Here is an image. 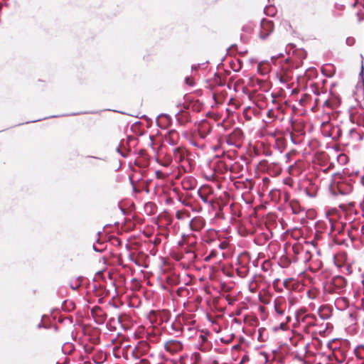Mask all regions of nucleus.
I'll use <instances>...</instances> for the list:
<instances>
[{
	"label": "nucleus",
	"mask_w": 364,
	"mask_h": 364,
	"mask_svg": "<svg viewBox=\"0 0 364 364\" xmlns=\"http://www.w3.org/2000/svg\"><path fill=\"white\" fill-rule=\"evenodd\" d=\"M229 242L225 240H220V238H218V242L215 243V246L213 247H218L221 250H225L228 247Z\"/></svg>",
	"instance_id": "cd10ccee"
},
{
	"label": "nucleus",
	"mask_w": 364,
	"mask_h": 364,
	"mask_svg": "<svg viewBox=\"0 0 364 364\" xmlns=\"http://www.w3.org/2000/svg\"><path fill=\"white\" fill-rule=\"evenodd\" d=\"M303 257H309V259L311 258V256H310V253L309 252L308 254H303L302 255Z\"/></svg>",
	"instance_id": "8fccbe9b"
},
{
	"label": "nucleus",
	"mask_w": 364,
	"mask_h": 364,
	"mask_svg": "<svg viewBox=\"0 0 364 364\" xmlns=\"http://www.w3.org/2000/svg\"><path fill=\"white\" fill-rule=\"evenodd\" d=\"M318 314L322 319H328L332 315V308L328 305L321 306L318 309Z\"/></svg>",
	"instance_id": "b1692460"
},
{
	"label": "nucleus",
	"mask_w": 364,
	"mask_h": 364,
	"mask_svg": "<svg viewBox=\"0 0 364 364\" xmlns=\"http://www.w3.org/2000/svg\"><path fill=\"white\" fill-rule=\"evenodd\" d=\"M198 194L204 203H210L213 208H215V202L212 197L213 189L211 186L208 185L201 186L198 191Z\"/></svg>",
	"instance_id": "423d86ee"
},
{
	"label": "nucleus",
	"mask_w": 364,
	"mask_h": 364,
	"mask_svg": "<svg viewBox=\"0 0 364 364\" xmlns=\"http://www.w3.org/2000/svg\"><path fill=\"white\" fill-rule=\"evenodd\" d=\"M181 203L184 206L192 207V203L186 198H184L182 200H181Z\"/></svg>",
	"instance_id": "e433bc0d"
},
{
	"label": "nucleus",
	"mask_w": 364,
	"mask_h": 364,
	"mask_svg": "<svg viewBox=\"0 0 364 364\" xmlns=\"http://www.w3.org/2000/svg\"><path fill=\"white\" fill-rule=\"evenodd\" d=\"M334 304L338 309L343 311L349 306V299L346 296L338 297Z\"/></svg>",
	"instance_id": "5701e85b"
},
{
	"label": "nucleus",
	"mask_w": 364,
	"mask_h": 364,
	"mask_svg": "<svg viewBox=\"0 0 364 364\" xmlns=\"http://www.w3.org/2000/svg\"><path fill=\"white\" fill-rule=\"evenodd\" d=\"M318 188L316 187H314L313 185H310L309 187L306 188V194L313 198L315 197L317 194Z\"/></svg>",
	"instance_id": "c756f323"
},
{
	"label": "nucleus",
	"mask_w": 364,
	"mask_h": 364,
	"mask_svg": "<svg viewBox=\"0 0 364 364\" xmlns=\"http://www.w3.org/2000/svg\"><path fill=\"white\" fill-rule=\"evenodd\" d=\"M185 82L189 86H193L195 85L194 79L191 76H188L185 78Z\"/></svg>",
	"instance_id": "f704fd0d"
},
{
	"label": "nucleus",
	"mask_w": 364,
	"mask_h": 364,
	"mask_svg": "<svg viewBox=\"0 0 364 364\" xmlns=\"http://www.w3.org/2000/svg\"><path fill=\"white\" fill-rule=\"evenodd\" d=\"M347 287L346 279L341 276H336L323 284V291L326 294H343Z\"/></svg>",
	"instance_id": "f257e3e1"
},
{
	"label": "nucleus",
	"mask_w": 364,
	"mask_h": 364,
	"mask_svg": "<svg viewBox=\"0 0 364 364\" xmlns=\"http://www.w3.org/2000/svg\"><path fill=\"white\" fill-rule=\"evenodd\" d=\"M191 214L188 210L182 209L178 210L176 213V218L178 220H183L186 218H190Z\"/></svg>",
	"instance_id": "a878e982"
},
{
	"label": "nucleus",
	"mask_w": 364,
	"mask_h": 364,
	"mask_svg": "<svg viewBox=\"0 0 364 364\" xmlns=\"http://www.w3.org/2000/svg\"><path fill=\"white\" fill-rule=\"evenodd\" d=\"M274 28V23L272 21L262 19L260 23V30L259 31V37L262 40H265L273 32Z\"/></svg>",
	"instance_id": "6e6552de"
},
{
	"label": "nucleus",
	"mask_w": 364,
	"mask_h": 364,
	"mask_svg": "<svg viewBox=\"0 0 364 364\" xmlns=\"http://www.w3.org/2000/svg\"><path fill=\"white\" fill-rule=\"evenodd\" d=\"M235 185L236 186V187L237 188H240L242 185H244L243 183H241L240 181H237L236 183H235Z\"/></svg>",
	"instance_id": "a18cd8bd"
},
{
	"label": "nucleus",
	"mask_w": 364,
	"mask_h": 364,
	"mask_svg": "<svg viewBox=\"0 0 364 364\" xmlns=\"http://www.w3.org/2000/svg\"><path fill=\"white\" fill-rule=\"evenodd\" d=\"M91 314L95 322L99 324L103 323L107 318V314L100 306L93 307L91 310Z\"/></svg>",
	"instance_id": "f3484780"
},
{
	"label": "nucleus",
	"mask_w": 364,
	"mask_h": 364,
	"mask_svg": "<svg viewBox=\"0 0 364 364\" xmlns=\"http://www.w3.org/2000/svg\"><path fill=\"white\" fill-rule=\"evenodd\" d=\"M191 208H192V210L194 212H200L202 210V208L200 206H199L198 208H193V206Z\"/></svg>",
	"instance_id": "c03bdc74"
},
{
	"label": "nucleus",
	"mask_w": 364,
	"mask_h": 364,
	"mask_svg": "<svg viewBox=\"0 0 364 364\" xmlns=\"http://www.w3.org/2000/svg\"><path fill=\"white\" fill-rule=\"evenodd\" d=\"M183 348V345L182 342L178 340L170 339L164 343V349L171 355L180 353Z\"/></svg>",
	"instance_id": "1a4fd4ad"
},
{
	"label": "nucleus",
	"mask_w": 364,
	"mask_h": 364,
	"mask_svg": "<svg viewBox=\"0 0 364 364\" xmlns=\"http://www.w3.org/2000/svg\"><path fill=\"white\" fill-rule=\"evenodd\" d=\"M287 302L284 297L279 296L274 300V310L278 316H284V319L280 323V328L282 330L287 329V323L291 320V316L286 314Z\"/></svg>",
	"instance_id": "f03ea898"
},
{
	"label": "nucleus",
	"mask_w": 364,
	"mask_h": 364,
	"mask_svg": "<svg viewBox=\"0 0 364 364\" xmlns=\"http://www.w3.org/2000/svg\"><path fill=\"white\" fill-rule=\"evenodd\" d=\"M292 251L294 255V261H301L303 262H306L309 260V257H303V254H308L309 251L307 250H304L301 245L300 244H294L291 247Z\"/></svg>",
	"instance_id": "4468645a"
},
{
	"label": "nucleus",
	"mask_w": 364,
	"mask_h": 364,
	"mask_svg": "<svg viewBox=\"0 0 364 364\" xmlns=\"http://www.w3.org/2000/svg\"><path fill=\"white\" fill-rule=\"evenodd\" d=\"M159 162L164 166H168L173 161L171 155L170 154H164L162 149L159 151Z\"/></svg>",
	"instance_id": "4be33fe9"
},
{
	"label": "nucleus",
	"mask_w": 364,
	"mask_h": 364,
	"mask_svg": "<svg viewBox=\"0 0 364 364\" xmlns=\"http://www.w3.org/2000/svg\"><path fill=\"white\" fill-rule=\"evenodd\" d=\"M173 159L176 163H183L187 159L188 152L185 147L178 146L173 148L172 150Z\"/></svg>",
	"instance_id": "2eb2a0df"
},
{
	"label": "nucleus",
	"mask_w": 364,
	"mask_h": 364,
	"mask_svg": "<svg viewBox=\"0 0 364 364\" xmlns=\"http://www.w3.org/2000/svg\"><path fill=\"white\" fill-rule=\"evenodd\" d=\"M200 338H201V341H206V336H203V335H200Z\"/></svg>",
	"instance_id": "09e8293b"
},
{
	"label": "nucleus",
	"mask_w": 364,
	"mask_h": 364,
	"mask_svg": "<svg viewBox=\"0 0 364 364\" xmlns=\"http://www.w3.org/2000/svg\"><path fill=\"white\" fill-rule=\"evenodd\" d=\"M180 140L179 134L175 130H169L165 136V141L171 145H176Z\"/></svg>",
	"instance_id": "aec40b11"
},
{
	"label": "nucleus",
	"mask_w": 364,
	"mask_h": 364,
	"mask_svg": "<svg viewBox=\"0 0 364 364\" xmlns=\"http://www.w3.org/2000/svg\"><path fill=\"white\" fill-rule=\"evenodd\" d=\"M218 237V233L215 230L208 229L201 235V244L205 247H214Z\"/></svg>",
	"instance_id": "0eeeda50"
},
{
	"label": "nucleus",
	"mask_w": 364,
	"mask_h": 364,
	"mask_svg": "<svg viewBox=\"0 0 364 364\" xmlns=\"http://www.w3.org/2000/svg\"><path fill=\"white\" fill-rule=\"evenodd\" d=\"M181 186L186 191L193 190L197 186V181L193 176H185L181 181Z\"/></svg>",
	"instance_id": "6ab92c4d"
},
{
	"label": "nucleus",
	"mask_w": 364,
	"mask_h": 364,
	"mask_svg": "<svg viewBox=\"0 0 364 364\" xmlns=\"http://www.w3.org/2000/svg\"><path fill=\"white\" fill-rule=\"evenodd\" d=\"M188 247L189 248H193L194 250V251H196V242H193L190 243Z\"/></svg>",
	"instance_id": "37998d69"
},
{
	"label": "nucleus",
	"mask_w": 364,
	"mask_h": 364,
	"mask_svg": "<svg viewBox=\"0 0 364 364\" xmlns=\"http://www.w3.org/2000/svg\"><path fill=\"white\" fill-rule=\"evenodd\" d=\"M194 357H195V361L191 363V364H198V360L200 358V355L199 353H194Z\"/></svg>",
	"instance_id": "ea45409f"
},
{
	"label": "nucleus",
	"mask_w": 364,
	"mask_h": 364,
	"mask_svg": "<svg viewBox=\"0 0 364 364\" xmlns=\"http://www.w3.org/2000/svg\"><path fill=\"white\" fill-rule=\"evenodd\" d=\"M296 151L292 150L291 151L288 152L285 155V158L287 159V162H289L290 161V159L293 156H294L296 154Z\"/></svg>",
	"instance_id": "c9c22d12"
},
{
	"label": "nucleus",
	"mask_w": 364,
	"mask_h": 364,
	"mask_svg": "<svg viewBox=\"0 0 364 364\" xmlns=\"http://www.w3.org/2000/svg\"><path fill=\"white\" fill-rule=\"evenodd\" d=\"M168 173H165L161 171H156V176L157 178L164 179V178H166L168 177Z\"/></svg>",
	"instance_id": "72a5a7b5"
},
{
	"label": "nucleus",
	"mask_w": 364,
	"mask_h": 364,
	"mask_svg": "<svg viewBox=\"0 0 364 364\" xmlns=\"http://www.w3.org/2000/svg\"><path fill=\"white\" fill-rule=\"evenodd\" d=\"M166 316L165 311H151L148 315V319L151 326H159L163 323Z\"/></svg>",
	"instance_id": "9b49d317"
},
{
	"label": "nucleus",
	"mask_w": 364,
	"mask_h": 364,
	"mask_svg": "<svg viewBox=\"0 0 364 364\" xmlns=\"http://www.w3.org/2000/svg\"><path fill=\"white\" fill-rule=\"evenodd\" d=\"M150 350L149 342L147 341H140L132 350V354L136 358L146 355Z\"/></svg>",
	"instance_id": "9d476101"
},
{
	"label": "nucleus",
	"mask_w": 364,
	"mask_h": 364,
	"mask_svg": "<svg viewBox=\"0 0 364 364\" xmlns=\"http://www.w3.org/2000/svg\"><path fill=\"white\" fill-rule=\"evenodd\" d=\"M250 261V254L247 252H243L238 257V265L239 267L236 269L237 274L241 277H245L249 273V262Z\"/></svg>",
	"instance_id": "20e7f679"
},
{
	"label": "nucleus",
	"mask_w": 364,
	"mask_h": 364,
	"mask_svg": "<svg viewBox=\"0 0 364 364\" xmlns=\"http://www.w3.org/2000/svg\"><path fill=\"white\" fill-rule=\"evenodd\" d=\"M298 326L305 331L316 325V318L313 314H306L304 312H298L296 315Z\"/></svg>",
	"instance_id": "7ed1b4c3"
},
{
	"label": "nucleus",
	"mask_w": 364,
	"mask_h": 364,
	"mask_svg": "<svg viewBox=\"0 0 364 364\" xmlns=\"http://www.w3.org/2000/svg\"><path fill=\"white\" fill-rule=\"evenodd\" d=\"M280 261H281V265L283 267H288L291 264V261L287 257H282Z\"/></svg>",
	"instance_id": "473e14b6"
},
{
	"label": "nucleus",
	"mask_w": 364,
	"mask_h": 364,
	"mask_svg": "<svg viewBox=\"0 0 364 364\" xmlns=\"http://www.w3.org/2000/svg\"><path fill=\"white\" fill-rule=\"evenodd\" d=\"M213 364H219V363H218V361L214 360V361H213Z\"/></svg>",
	"instance_id": "603ef678"
},
{
	"label": "nucleus",
	"mask_w": 364,
	"mask_h": 364,
	"mask_svg": "<svg viewBox=\"0 0 364 364\" xmlns=\"http://www.w3.org/2000/svg\"><path fill=\"white\" fill-rule=\"evenodd\" d=\"M220 255V252L218 250V249L216 247H214L213 249H212L210 250V252L209 253L208 255H207L205 257V262H210L213 259H215V258H218V256Z\"/></svg>",
	"instance_id": "bb28decb"
},
{
	"label": "nucleus",
	"mask_w": 364,
	"mask_h": 364,
	"mask_svg": "<svg viewBox=\"0 0 364 364\" xmlns=\"http://www.w3.org/2000/svg\"><path fill=\"white\" fill-rule=\"evenodd\" d=\"M269 262H268V261L264 262V264H262V269H263L264 270H267V269H266V267H265V266H266V265H269Z\"/></svg>",
	"instance_id": "49530a36"
},
{
	"label": "nucleus",
	"mask_w": 364,
	"mask_h": 364,
	"mask_svg": "<svg viewBox=\"0 0 364 364\" xmlns=\"http://www.w3.org/2000/svg\"><path fill=\"white\" fill-rule=\"evenodd\" d=\"M173 191L176 193L178 201L181 202V200L184 198L183 193H180L176 188H174Z\"/></svg>",
	"instance_id": "4c0bfd02"
},
{
	"label": "nucleus",
	"mask_w": 364,
	"mask_h": 364,
	"mask_svg": "<svg viewBox=\"0 0 364 364\" xmlns=\"http://www.w3.org/2000/svg\"><path fill=\"white\" fill-rule=\"evenodd\" d=\"M130 319L129 316L123 314V315H119L117 318L115 319L114 318H110L109 323L111 326L112 323H115L117 322L118 323L121 324V326L124 328H129V326L128 324L125 323L126 321H128Z\"/></svg>",
	"instance_id": "412c9836"
},
{
	"label": "nucleus",
	"mask_w": 364,
	"mask_h": 364,
	"mask_svg": "<svg viewBox=\"0 0 364 364\" xmlns=\"http://www.w3.org/2000/svg\"><path fill=\"white\" fill-rule=\"evenodd\" d=\"M244 139V134L240 128H235L232 132L225 136L226 143L230 146L240 147Z\"/></svg>",
	"instance_id": "39448f33"
},
{
	"label": "nucleus",
	"mask_w": 364,
	"mask_h": 364,
	"mask_svg": "<svg viewBox=\"0 0 364 364\" xmlns=\"http://www.w3.org/2000/svg\"><path fill=\"white\" fill-rule=\"evenodd\" d=\"M341 225V223H336L335 225L332 224V228H336L337 225Z\"/></svg>",
	"instance_id": "3c124183"
},
{
	"label": "nucleus",
	"mask_w": 364,
	"mask_h": 364,
	"mask_svg": "<svg viewBox=\"0 0 364 364\" xmlns=\"http://www.w3.org/2000/svg\"><path fill=\"white\" fill-rule=\"evenodd\" d=\"M289 204L294 214H298L300 212V205L297 200H292Z\"/></svg>",
	"instance_id": "7c9ffc66"
},
{
	"label": "nucleus",
	"mask_w": 364,
	"mask_h": 364,
	"mask_svg": "<svg viewBox=\"0 0 364 364\" xmlns=\"http://www.w3.org/2000/svg\"><path fill=\"white\" fill-rule=\"evenodd\" d=\"M248 289L252 293H255L258 289V284L256 280L252 279L248 284Z\"/></svg>",
	"instance_id": "2f4dec72"
},
{
	"label": "nucleus",
	"mask_w": 364,
	"mask_h": 364,
	"mask_svg": "<svg viewBox=\"0 0 364 364\" xmlns=\"http://www.w3.org/2000/svg\"><path fill=\"white\" fill-rule=\"evenodd\" d=\"M212 129V124L208 121L203 120L198 124V135L201 139H205V137L210 134Z\"/></svg>",
	"instance_id": "dca6fc26"
},
{
	"label": "nucleus",
	"mask_w": 364,
	"mask_h": 364,
	"mask_svg": "<svg viewBox=\"0 0 364 364\" xmlns=\"http://www.w3.org/2000/svg\"><path fill=\"white\" fill-rule=\"evenodd\" d=\"M360 241L364 245V232H363L360 236Z\"/></svg>",
	"instance_id": "de8ad7c7"
},
{
	"label": "nucleus",
	"mask_w": 364,
	"mask_h": 364,
	"mask_svg": "<svg viewBox=\"0 0 364 364\" xmlns=\"http://www.w3.org/2000/svg\"><path fill=\"white\" fill-rule=\"evenodd\" d=\"M267 116L269 118H274L275 117L274 111L273 109H269L267 111Z\"/></svg>",
	"instance_id": "58836bf2"
},
{
	"label": "nucleus",
	"mask_w": 364,
	"mask_h": 364,
	"mask_svg": "<svg viewBox=\"0 0 364 364\" xmlns=\"http://www.w3.org/2000/svg\"><path fill=\"white\" fill-rule=\"evenodd\" d=\"M348 260V255L344 251L338 252L334 255V263L338 267H342L347 265L348 269L349 264Z\"/></svg>",
	"instance_id": "a211bd4d"
},
{
	"label": "nucleus",
	"mask_w": 364,
	"mask_h": 364,
	"mask_svg": "<svg viewBox=\"0 0 364 364\" xmlns=\"http://www.w3.org/2000/svg\"><path fill=\"white\" fill-rule=\"evenodd\" d=\"M308 293L310 298L314 299L316 297L315 290H309Z\"/></svg>",
	"instance_id": "a19ab883"
},
{
	"label": "nucleus",
	"mask_w": 364,
	"mask_h": 364,
	"mask_svg": "<svg viewBox=\"0 0 364 364\" xmlns=\"http://www.w3.org/2000/svg\"><path fill=\"white\" fill-rule=\"evenodd\" d=\"M252 186H253V184L252 183L251 181H247V184L245 185V187L248 188L250 190H251L252 188Z\"/></svg>",
	"instance_id": "79ce46f5"
},
{
	"label": "nucleus",
	"mask_w": 364,
	"mask_h": 364,
	"mask_svg": "<svg viewBox=\"0 0 364 364\" xmlns=\"http://www.w3.org/2000/svg\"><path fill=\"white\" fill-rule=\"evenodd\" d=\"M161 335V328L159 326H150L146 329V338L149 343H158Z\"/></svg>",
	"instance_id": "f8f14e48"
},
{
	"label": "nucleus",
	"mask_w": 364,
	"mask_h": 364,
	"mask_svg": "<svg viewBox=\"0 0 364 364\" xmlns=\"http://www.w3.org/2000/svg\"><path fill=\"white\" fill-rule=\"evenodd\" d=\"M205 225L206 220L200 215L193 217L189 222V228L193 232H200Z\"/></svg>",
	"instance_id": "ddd939ff"
},
{
	"label": "nucleus",
	"mask_w": 364,
	"mask_h": 364,
	"mask_svg": "<svg viewBox=\"0 0 364 364\" xmlns=\"http://www.w3.org/2000/svg\"><path fill=\"white\" fill-rule=\"evenodd\" d=\"M291 343L292 345L297 346H301L304 348H306L307 347V343H305L304 340L301 338H294L291 340Z\"/></svg>",
	"instance_id": "c85d7f7f"
},
{
	"label": "nucleus",
	"mask_w": 364,
	"mask_h": 364,
	"mask_svg": "<svg viewBox=\"0 0 364 364\" xmlns=\"http://www.w3.org/2000/svg\"><path fill=\"white\" fill-rule=\"evenodd\" d=\"M196 257L197 255L193 248L185 247L184 253L182 255L181 258L186 259L188 262H193Z\"/></svg>",
	"instance_id": "393cba45"
}]
</instances>
